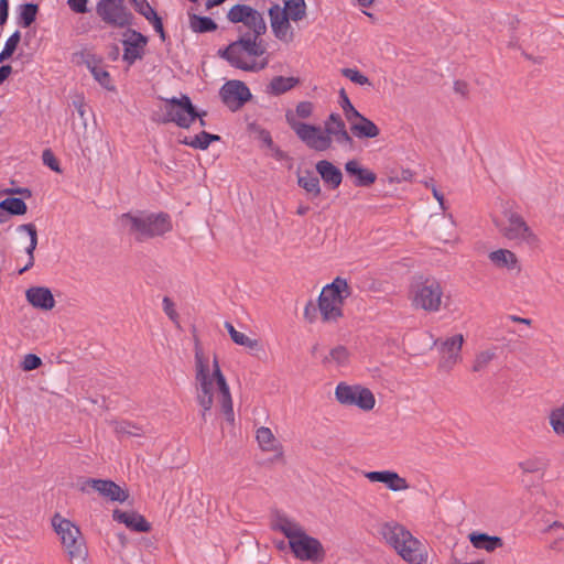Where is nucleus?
Returning <instances> with one entry per match:
<instances>
[{"label":"nucleus","mask_w":564,"mask_h":564,"mask_svg":"<svg viewBox=\"0 0 564 564\" xmlns=\"http://www.w3.org/2000/svg\"><path fill=\"white\" fill-rule=\"evenodd\" d=\"M226 18L237 25L238 39L220 50L219 55L231 66L246 72L264 69L269 56L262 39L268 30L263 13L249 4L237 3L228 10Z\"/></svg>","instance_id":"nucleus-1"},{"label":"nucleus","mask_w":564,"mask_h":564,"mask_svg":"<svg viewBox=\"0 0 564 564\" xmlns=\"http://www.w3.org/2000/svg\"><path fill=\"white\" fill-rule=\"evenodd\" d=\"M194 352L196 401L202 409V417L206 420L214 402L218 401L226 420L234 423L235 413L230 388L216 355L206 352L197 339L195 340Z\"/></svg>","instance_id":"nucleus-2"},{"label":"nucleus","mask_w":564,"mask_h":564,"mask_svg":"<svg viewBox=\"0 0 564 564\" xmlns=\"http://www.w3.org/2000/svg\"><path fill=\"white\" fill-rule=\"evenodd\" d=\"M272 527L288 539L290 550L295 558L312 563H318L325 558V549L322 542L307 534L295 520L280 516L274 520Z\"/></svg>","instance_id":"nucleus-3"},{"label":"nucleus","mask_w":564,"mask_h":564,"mask_svg":"<svg viewBox=\"0 0 564 564\" xmlns=\"http://www.w3.org/2000/svg\"><path fill=\"white\" fill-rule=\"evenodd\" d=\"M382 540L392 547L408 564H426L429 552L426 545L415 538L403 524L387 521L378 530Z\"/></svg>","instance_id":"nucleus-4"},{"label":"nucleus","mask_w":564,"mask_h":564,"mask_svg":"<svg viewBox=\"0 0 564 564\" xmlns=\"http://www.w3.org/2000/svg\"><path fill=\"white\" fill-rule=\"evenodd\" d=\"M122 223L129 227L131 234L138 241L162 236L172 230L170 216L164 213L150 214L147 216H133L123 214Z\"/></svg>","instance_id":"nucleus-5"},{"label":"nucleus","mask_w":564,"mask_h":564,"mask_svg":"<svg viewBox=\"0 0 564 564\" xmlns=\"http://www.w3.org/2000/svg\"><path fill=\"white\" fill-rule=\"evenodd\" d=\"M494 223L501 236L510 241L529 247H535L539 243L538 236L517 212L505 210L503 217L494 219Z\"/></svg>","instance_id":"nucleus-6"},{"label":"nucleus","mask_w":564,"mask_h":564,"mask_svg":"<svg viewBox=\"0 0 564 564\" xmlns=\"http://www.w3.org/2000/svg\"><path fill=\"white\" fill-rule=\"evenodd\" d=\"M52 524L69 558H85L87 550L79 528L59 514L54 516Z\"/></svg>","instance_id":"nucleus-7"},{"label":"nucleus","mask_w":564,"mask_h":564,"mask_svg":"<svg viewBox=\"0 0 564 564\" xmlns=\"http://www.w3.org/2000/svg\"><path fill=\"white\" fill-rule=\"evenodd\" d=\"M163 100L165 113L160 120L163 123L174 122L180 128L187 129L195 121L196 117H199V112L187 95H182L180 98H165Z\"/></svg>","instance_id":"nucleus-8"},{"label":"nucleus","mask_w":564,"mask_h":564,"mask_svg":"<svg viewBox=\"0 0 564 564\" xmlns=\"http://www.w3.org/2000/svg\"><path fill=\"white\" fill-rule=\"evenodd\" d=\"M351 294L349 284H325L319 299L318 307L324 321H333L341 315V305Z\"/></svg>","instance_id":"nucleus-9"},{"label":"nucleus","mask_w":564,"mask_h":564,"mask_svg":"<svg viewBox=\"0 0 564 564\" xmlns=\"http://www.w3.org/2000/svg\"><path fill=\"white\" fill-rule=\"evenodd\" d=\"M285 119L297 138L310 149L315 151H326L330 148V137L326 134V131L323 132L319 127L297 121L292 111L286 112Z\"/></svg>","instance_id":"nucleus-10"},{"label":"nucleus","mask_w":564,"mask_h":564,"mask_svg":"<svg viewBox=\"0 0 564 564\" xmlns=\"http://www.w3.org/2000/svg\"><path fill=\"white\" fill-rule=\"evenodd\" d=\"M336 400L346 406H356L362 411H371L376 405L372 391L360 384L339 382L335 388Z\"/></svg>","instance_id":"nucleus-11"},{"label":"nucleus","mask_w":564,"mask_h":564,"mask_svg":"<svg viewBox=\"0 0 564 564\" xmlns=\"http://www.w3.org/2000/svg\"><path fill=\"white\" fill-rule=\"evenodd\" d=\"M410 296L415 308L438 312L443 303L444 291L441 284H414Z\"/></svg>","instance_id":"nucleus-12"},{"label":"nucleus","mask_w":564,"mask_h":564,"mask_svg":"<svg viewBox=\"0 0 564 564\" xmlns=\"http://www.w3.org/2000/svg\"><path fill=\"white\" fill-rule=\"evenodd\" d=\"M465 341L464 335L456 334L445 339L435 340V346L440 352L438 367L442 370L451 371L462 361V349Z\"/></svg>","instance_id":"nucleus-13"},{"label":"nucleus","mask_w":564,"mask_h":564,"mask_svg":"<svg viewBox=\"0 0 564 564\" xmlns=\"http://www.w3.org/2000/svg\"><path fill=\"white\" fill-rule=\"evenodd\" d=\"M96 12L105 23L116 28H124L132 20V14L123 0H100L96 6Z\"/></svg>","instance_id":"nucleus-14"},{"label":"nucleus","mask_w":564,"mask_h":564,"mask_svg":"<svg viewBox=\"0 0 564 564\" xmlns=\"http://www.w3.org/2000/svg\"><path fill=\"white\" fill-rule=\"evenodd\" d=\"M221 101L231 111H237L248 102L252 95L248 86L241 80H228L219 91Z\"/></svg>","instance_id":"nucleus-15"},{"label":"nucleus","mask_w":564,"mask_h":564,"mask_svg":"<svg viewBox=\"0 0 564 564\" xmlns=\"http://www.w3.org/2000/svg\"><path fill=\"white\" fill-rule=\"evenodd\" d=\"M269 18L273 35L285 44L291 43L294 40V30L285 10L279 4H273L269 9Z\"/></svg>","instance_id":"nucleus-16"},{"label":"nucleus","mask_w":564,"mask_h":564,"mask_svg":"<svg viewBox=\"0 0 564 564\" xmlns=\"http://www.w3.org/2000/svg\"><path fill=\"white\" fill-rule=\"evenodd\" d=\"M364 476L370 482H381L389 490L394 492L405 491L410 488V485L405 478L401 477L397 471L390 469L364 471Z\"/></svg>","instance_id":"nucleus-17"},{"label":"nucleus","mask_w":564,"mask_h":564,"mask_svg":"<svg viewBox=\"0 0 564 564\" xmlns=\"http://www.w3.org/2000/svg\"><path fill=\"white\" fill-rule=\"evenodd\" d=\"M256 440L262 452L271 454L272 462L283 459V446L269 427H259L256 432Z\"/></svg>","instance_id":"nucleus-18"},{"label":"nucleus","mask_w":564,"mask_h":564,"mask_svg":"<svg viewBox=\"0 0 564 564\" xmlns=\"http://www.w3.org/2000/svg\"><path fill=\"white\" fill-rule=\"evenodd\" d=\"M147 43V36L140 32L130 31L129 39L123 41V61L127 62L128 65H132L137 59H141Z\"/></svg>","instance_id":"nucleus-19"},{"label":"nucleus","mask_w":564,"mask_h":564,"mask_svg":"<svg viewBox=\"0 0 564 564\" xmlns=\"http://www.w3.org/2000/svg\"><path fill=\"white\" fill-rule=\"evenodd\" d=\"M345 171L352 183L357 187H369L376 180L377 175L369 169L362 167L357 160H349L345 164Z\"/></svg>","instance_id":"nucleus-20"},{"label":"nucleus","mask_w":564,"mask_h":564,"mask_svg":"<svg viewBox=\"0 0 564 564\" xmlns=\"http://www.w3.org/2000/svg\"><path fill=\"white\" fill-rule=\"evenodd\" d=\"M316 172L326 186L336 189L343 182V173L335 164L327 160H321L315 164Z\"/></svg>","instance_id":"nucleus-21"},{"label":"nucleus","mask_w":564,"mask_h":564,"mask_svg":"<svg viewBox=\"0 0 564 564\" xmlns=\"http://www.w3.org/2000/svg\"><path fill=\"white\" fill-rule=\"evenodd\" d=\"M87 484L111 501L123 502L128 498V494L111 480L90 479Z\"/></svg>","instance_id":"nucleus-22"},{"label":"nucleus","mask_w":564,"mask_h":564,"mask_svg":"<svg viewBox=\"0 0 564 564\" xmlns=\"http://www.w3.org/2000/svg\"><path fill=\"white\" fill-rule=\"evenodd\" d=\"M112 517L132 531L149 532L151 530L150 523L138 512L115 510Z\"/></svg>","instance_id":"nucleus-23"},{"label":"nucleus","mask_w":564,"mask_h":564,"mask_svg":"<svg viewBox=\"0 0 564 564\" xmlns=\"http://www.w3.org/2000/svg\"><path fill=\"white\" fill-rule=\"evenodd\" d=\"M28 301L36 308L48 311L54 307L55 301L47 288L33 286L26 291Z\"/></svg>","instance_id":"nucleus-24"},{"label":"nucleus","mask_w":564,"mask_h":564,"mask_svg":"<svg viewBox=\"0 0 564 564\" xmlns=\"http://www.w3.org/2000/svg\"><path fill=\"white\" fill-rule=\"evenodd\" d=\"M350 131L359 139H372L380 134L377 124L362 115L350 122Z\"/></svg>","instance_id":"nucleus-25"},{"label":"nucleus","mask_w":564,"mask_h":564,"mask_svg":"<svg viewBox=\"0 0 564 564\" xmlns=\"http://www.w3.org/2000/svg\"><path fill=\"white\" fill-rule=\"evenodd\" d=\"M468 539L475 549L485 550L487 552H494L503 545V542L499 536L477 531L469 533Z\"/></svg>","instance_id":"nucleus-26"},{"label":"nucleus","mask_w":564,"mask_h":564,"mask_svg":"<svg viewBox=\"0 0 564 564\" xmlns=\"http://www.w3.org/2000/svg\"><path fill=\"white\" fill-rule=\"evenodd\" d=\"M28 206L22 198L8 197L0 202V224L7 223L9 215H24Z\"/></svg>","instance_id":"nucleus-27"},{"label":"nucleus","mask_w":564,"mask_h":564,"mask_svg":"<svg viewBox=\"0 0 564 564\" xmlns=\"http://www.w3.org/2000/svg\"><path fill=\"white\" fill-rule=\"evenodd\" d=\"M330 121L337 122V128H334L329 123H325L326 134H328L330 138L334 137L339 144L351 145L352 138L347 132L345 122L343 121L341 117L338 113H330Z\"/></svg>","instance_id":"nucleus-28"},{"label":"nucleus","mask_w":564,"mask_h":564,"mask_svg":"<svg viewBox=\"0 0 564 564\" xmlns=\"http://www.w3.org/2000/svg\"><path fill=\"white\" fill-rule=\"evenodd\" d=\"M297 184L310 195L311 198H316L322 193L319 178L308 170L303 174L297 175Z\"/></svg>","instance_id":"nucleus-29"},{"label":"nucleus","mask_w":564,"mask_h":564,"mask_svg":"<svg viewBox=\"0 0 564 564\" xmlns=\"http://www.w3.org/2000/svg\"><path fill=\"white\" fill-rule=\"evenodd\" d=\"M299 83L300 79L297 77L275 76L271 79L268 86V93L274 96H279L293 89Z\"/></svg>","instance_id":"nucleus-30"},{"label":"nucleus","mask_w":564,"mask_h":564,"mask_svg":"<svg viewBox=\"0 0 564 564\" xmlns=\"http://www.w3.org/2000/svg\"><path fill=\"white\" fill-rule=\"evenodd\" d=\"M490 261L498 268L516 269L518 259L516 254L508 249H499L489 253Z\"/></svg>","instance_id":"nucleus-31"},{"label":"nucleus","mask_w":564,"mask_h":564,"mask_svg":"<svg viewBox=\"0 0 564 564\" xmlns=\"http://www.w3.org/2000/svg\"><path fill=\"white\" fill-rule=\"evenodd\" d=\"M225 328L227 329L231 340L239 346L246 347L250 350H257L259 348V340L256 338H250L246 334L238 332L234 325L229 322L225 323Z\"/></svg>","instance_id":"nucleus-32"},{"label":"nucleus","mask_w":564,"mask_h":564,"mask_svg":"<svg viewBox=\"0 0 564 564\" xmlns=\"http://www.w3.org/2000/svg\"><path fill=\"white\" fill-rule=\"evenodd\" d=\"M18 231H26L28 235L30 236V245L29 247H26V253L29 256V262L28 264L20 269L19 270V273H22L24 272L25 270H28L30 267L33 265L34 263V256H33V252L37 246V231H36V227L35 225L33 224H23V225H20L18 227Z\"/></svg>","instance_id":"nucleus-33"},{"label":"nucleus","mask_w":564,"mask_h":564,"mask_svg":"<svg viewBox=\"0 0 564 564\" xmlns=\"http://www.w3.org/2000/svg\"><path fill=\"white\" fill-rule=\"evenodd\" d=\"M547 419L553 433L564 437V403L554 406L550 411Z\"/></svg>","instance_id":"nucleus-34"},{"label":"nucleus","mask_w":564,"mask_h":564,"mask_svg":"<svg viewBox=\"0 0 564 564\" xmlns=\"http://www.w3.org/2000/svg\"><path fill=\"white\" fill-rule=\"evenodd\" d=\"M496 357H497V348L496 347H490V348L478 351L473 361L471 370L474 372L484 371Z\"/></svg>","instance_id":"nucleus-35"},{"label":"nucleus","mask_w":564,"mask_h":564,"mask_svg":"<svg viewBox=\"0 0 564 564\" xmlns=\"http://www.w3.org/2000/svg\"><path fill=\"white\" fill-rule=\"evenodd\" d=\"M549 460L543 456L528 457L519 463V468L525 474L543 471L547 468Z\"/></svg>","instance_id":"nucleus-36"},{"label":"nucleus","mask_w":564,"mask_h":564,"mask_svg":"<svg viewBox=\"0 0 564 564\" xmlns=\"http://www.w3.org/2000/svg\"><path fill=\"white\" fill-rule=\"evenodd\" d=\"M189 25L194 32L206 33L217 30V24L209 17H199L193 14L189 17Z\"/></svg>","instance_id":"nucleus-37"},{"label":"nucleus","mask_w":564,"mask_h":564,"mask_svg":"<svg viewBox=\"0 0 564 564\" xmlns=\"http://www.w3.org/2000/svg\"><path fill=\"white\" fill-rule=\"evenodd\" d=\"M282 10H285L291 20L296 22L305 17L306 4L304 0H285Z\"/></svg>","instance_id":"nucleus-38"},{"label":"nucleus","mask_w":564,"mask_h":564,"mask_svg":"<svg viewBox=\"0 0 564 564\" xmlns=\"http://www.w3.org/2000/svg\"><path fill=\"white\" fill-rule=\"evenodd\" d=\"M349 352L344 346H336L329 350L328 355L324 358V362L328 365L343 366L348 362Z\"/></svg>","instance_id":"nucleus-39"},{"label":"nucleus","mask_w":564,"mask_h":564,"mask_svg":"<svg viewBox=\"0 0 564 564\" xmlns=\"http://www.w3.org/2000/svg\"><path fill=\"white\" fill-rule=\"evenodd\" d=\"M39 7L35 3H25L20 6L19 23L23 28H29L36 19Z\"/></svg>","instance_id":"nucleus-40"},{"label":"nucleus","mask_w":564,"mask_h":564,"mask_svg":"<svg viewBox=\"0 0 564 564\" xmlns=\"http://www.w3.org/2000/svg\"><path fill=\"white\" fill-rule=\"evenodd\" d=\"M220 137L217 134H212L206 131L199 132L193 139H191L188 147L199 150H206L209 144L214 141H219Z\"/></svg>","instance_id":"nucleus-41"},{"label":"nucleus","mask_w":564,"mask_h":564,"mask_svg":"<svg viewBox=\"0 0 564 564\" xmlns=\"http://www.w3.org/2000/svg\"><path fill=\"white\" fill-rule=\"evenodd\" d=\"M75 56L77 58V63L85 64L86 67L90 70V73L96 70L102 62L100 57H98L96 54L87 50L76 53Z\"/></svg>","instance_id":"nucleus-42"},{"label":"nucleus","mask_w":564,"mask_h":564,"mask_svg":"<svg viewBox=\"0 0 564 564\" xmlns=\"http://www.w3.org/2000/svg\"><path fill=\"white\" fill-rule=\"evenodd\" d=\"M340 107L344 111L345 118L348 122H352L356 118L360 117V112L352 106L350 99L348 98L345 89H340Z\"/></svg>","instance_id":"nucleus-43"},{"label":"nucleus","mask_w":564,"mask_h":564,"mask_svg":"<svg viewBox=\"0 0 564 564\" xmlns=\"http://www.w3.org/2000/svg\"><path fill=\"white\" fill-rule=\"evenodd\" d=\"M113 431L118 435H129V436H140L141 429L131 424L127 421H113L112 423Z\"/></svg>","instance_id":"nucleus-44"},{"label":"nucleus","mask_w":564,"mask_h":564,"mask_svg":"<svg viewBox=\"0 0 564 564\" xmlns=\"http://www.w3.org/2000/svg\"><path fill=\"white\" fill-rule=\"evenodd\" d=\"M21 34L19 31H15L7 41L4 44L3 50L0 52V63L7 61L12 56L14 51L18 47V44L20 42Z\"/></svg>","instance_id":"nucleus-45"},{"label":"nucleus","mask_w":564,"mask_h":564,"mask_svg":"<svg viewBox=\"0 0 564 564\" xmlns=\"http://www.w3.org/2000/svg\"><path fill=\"white\" fill-rule=\"evenodd\" d=\"M341 74L357 85H370L369 78L361 74L357 68H343Z\"/></svg>","instance_id":"nucleus-46"},{"label":"nucleus","mask_w":564,"mask_h":564,"mask_svg":"<svg viewBox=\"0 0 564 564\" xmlns=\"http://www.w3.org/2000/svg\"><path fill=\"white\" fill-rule=\"evenodd\" d=\"M134 10L143 15L148 21L156 15L155 10L150 6L147 0H132Z\"/></svg>","instance_id":"nucleus-47"},{"label":"nucleus","mask_w":564,"mask_h":564,"mask_svg":"<svg viewBox=\"0 0 564 564\" xmlns=\"http://www.w3.org/2000/svg\"><path fill=\"white\" fill-rule=\"evenodd\" d=\"M91 74H93L94 78L102 87H105L108 90H112L113 89V86L111 85L110 75H109V73L104 67H101V65L96 70H94Z\"/></svg>","instance_id":"nucleus-48"},{"label":"nucleus","mask_w":564,"mask_h":564,"mask_svg":"<svg viewBox=\"0 0 564 564\" xmlns=\"http://www.w3.org/2000/svg\"><path fill=\"white\" fill-rule=\"evenodd\" d=\"M162 304H163L164 313L169 316V318L174 324H176L178 326L180 325L178 314H177V312L175 310V306H174V303L172 302V300L170 297H167V296H164L163 301H162Z\"/></svg>","instance_id":"nucleus-49"},{"label":"nucleus","mask_w":564,"mask_h":564,"mask_svg":"<svg viewBox=\"0 0 564 564\" xmlns=\"http://www.w3.org/2000/svg\"><path fill=\"white\" fill-rule=\"evenodd\" d=\"M42 364V360L40 357L33 354H28L24 356V359L22 361V368L23 370L30 371L39 368Z\"/></svg>","instance_id":"nucleus-50"},{"label":"nucleus","mask_w":564,"mask_h":564,"mask_svg":"<svg viewBox=\"0 0 564 564\" xmlns=\"http://www.w3.org/2000/svg\"><path fill=\"white\" fill-rule=\"evenodd\" d=\"M43 163L55 172H61L58 161L51 150H44L42 154Z\"/></svg>","instance_id":"nucleus-51"},{"label":"nucleus","mask_w":564,"mask_h":564,"mask_svg":"<svg viewBox=\"0 0 564 564\" xmlns=\"http://www.w3.org/2000/svg\"><path fill=\"white\" fill-rule=\"evenodd\" d=\"M313 112V104L310 101H301L296 106V115L300 118H308Z\"/></svg>","instance_id":"nucleus-52"},{"label":"nucleus","mask_w":564,"mask_h":564,"mask_svg":"<svg viewBox=\"0 0 564 564\" xmlns=\"http://www.w3.org/2000/svg\"><path fill=\"white\" fill-rule=\"evenodd\" d=\"M67 3L77 13H85L87 11V0H68Z\"/></svg>","instance_id":"nucleus-53"},{"label":"nucleus","mask_w":564,"mask_h":564,"mask_svg":"<svg viewBox=\"0 0 564 564\" xmlns=\"http://www.w3.org/2000/svg\"><path fill=\"white\" fill-rule=\"evenodd\" d=\"M149 22L153 25L154 30L160 34L161 39L164 41L165 40V32H164V29H163V23H162L161 18L156 14Z\"/></svg>","instance_id":"nucleus-54"},{"label":"nucleus","mask_w":564,"mask_h":564,"mask_svg":"<svg viewBox=\"0 0 564 564\" xmlns=\"http://www.w3.org/2000/svg\"><path fill=\"white\" fill-rule=\"evenodd\" d=\"M9 1L0 0V25L4 24L8 19Z\"/></svg>","instance_id":"nucleus-55"},{"label":"nucleus","mask_w":564,"mask_h":564,"mask_svg":"<svg viewBox=\"0 0 564 564\" xmlns=\"http://www.w3.org/2000/svg\"><path fill=\"white\" fill-rule=\"evenodd\" d=\"M550 550L561 552L564 549V535H557L549 545Z\"/></svg>","instance_id":"nucleus-56"},{"label":"nucleus","mask_w":564,"mask_h":564,"mask_svg":"<svg viewBox=\"0 0 564 564\" xmlns=\"http://www.w3.org/2000/svg\"><path fill=\"white\" fill-rule=\"evenodd\" d=\"M259 138L268 148H273V140L269 131L260 130Z\"/></svg>","instance_id":"nucleus-57"},{"label":"nucleus","mask_w":564,"mask_h":564,"mask_svg":"<svg viewBox=\"0 0 564 564\" xmlns=\"http://www.w3.org/2000/svg\"><path fill=\"white\" fill-rule=\"evenodd\" d=\"M557 530H564V523L561 521H553L550 523L545 529L544 532L552 534L555 533Z\"/></svg>","instance_id":"nucleus-58"},{"label":"nucleus","mask_w":564,"mask_h":564,"mask_svg":"<svg viewBox=\"0 0 564 564\" xmlns=\"http://www.w3.org/2000/svg\"><path fill=\"white\" fill-rule=\"evenodd\" d=\"M454 89L456 93L460 94L462 96H466L468 93V86L465 82L457 80L454 84Z\"/></svg>","instance_id":"nucleus-59"},{"label":"nucleus","mask_w":564,"mask_h":564,"mask_svg":"<svg viewBox=\"0 0 564 564\" xmlns=\"http://www.w3.org/2000/svg\"><path fill=\"white\" fill-rule=\"evenodd\" d=\"M304 317L306 319H308L310 322H313L314 321V317H315V306L313 305V303H308L306 306H305V310H304Z\"/></svg>","instance_id":"nucleus-60"},{"label":"nucleus","mask_w":564,"mask_h":564,"mask_svg":"<svg viewBox=\"0 0 564 564\" xmlns=\"http://www.w3.org/2000/svg\"><path fill=\"white\" fill-rule=\"evenodd\" d=\"M12 67L10 65H2L0 67V85L10 76Z\"/></svg>","instance_id":"nucleus-61"},{"label":"nucleus","mask_w":564,"mask_h":564,"mask_svg":"<svg viewBox=\"0 0 564 564\" xmlns=\"http://www.w3.org/2000/svg\"><path fill=\"white\" fill-rule=\"evenodd\" d=\"M508 321H511V322H514V323H521V324H524V325H528L530 326L531 325V319L529 318H524V317H519V316H516V315H508L506 317Z\"/></svg>","instance_id":"nucleus-62"},{"label":"nucleus","mask_w":564,"mask_h":564,"mask_svg":"<svg viewBox=\"0 0 564 564\" xmlns=\"http://www.w3.org/2000/svg\"><path fill=\"white\" fill-rule=\"evenodd\" d=\"M271 149H272V152H273L272 155L278 161H282V160L288 158V154L283 150H281L280 148L273 145V148H271Z\"/></svg>","instance_id":"nucleus-63"},{"label":"nucleus","mask_w":564,"mask_h":564,"mask_svg":"<svg viewBox=\"0 0 564 564\" xmlns=\"http://www.w3.org/2000/svg\"><path fill=\"white\" fill-rule=\"evenodd\" d=\"M432 193L436 200L440 203V205L443 206L444 195L435 186H432Z\"/></svg>","instance_id":"nucleus-64"}]
</instances>
